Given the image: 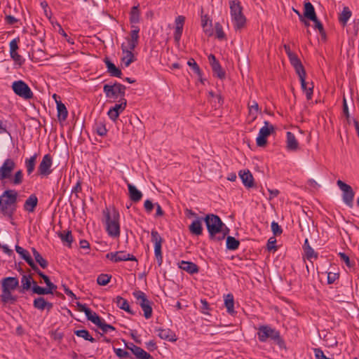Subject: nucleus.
<instances>
[{
  "label": "nucleus",
  "instance_id": "obj_1",
  "mask_svg": "<svg viewBox=\"0 0 359 359\" xmlns=\"http://www.w3.org/2000/svg\"><path fill=\"white\" fill-rule=\"evenodd\" d=\"M18 192L13 189L5 191L0 196L1 212L8 217H12L16 210Z\"/></svg>",
  "mask_w": 359,
  "mask_h": 359
},
{
  "label": "nucleus",
  "instance_id": "obj_2",
  "mask_svg": "<svg viewBox=\"0 0 359 359\" xmlns=\"http://www.w3.org/2000/svg\"><path fill=\"white\" fill-rule=\"evenodd\" d=\"M257 330V337L261 342L272 340L279 346H281L284 343L280 337V332L269 325H259Z\"/></svg>",
  "mask_w": 359,
  "mask_h": 359
},
{
  "label": "nucleus",
  "instance_id": "obj_3",
  "mask_svg": "<svg viewBox=\"0 0 359 359\" xmlns=\"http://www.w3.org/2000/svg\"><path fill=\"white\" fill-rule=\"evenodd\" d=\"M106 218L107 231L111 237H118L120 235L119 213L116 210L109 212L104 210Z\"/></svg>",
  "mask_w": 359,
  "mask_h": 359
},
{
  "label": "nucleus",
  "instance_id": "obj_4",
  "mask_svg": "<svg viewBox=\"0 0 359 359\" xmlns=\"http://www.w3.org/2000/svg\"><path fill=\"white\" fill-rule=\"evenodd\" d=\"M210 238L216 241L217 235L222 231L224 224L222 222L219 216L214 214H208L204 217Z\"/></svg>",
  "mask_w": 359,
  "mask_h": 359
},
{
  "label": "nucleus",
  "instance_id": "obj_5",
  "mask_svg": "<svg viewBox=\"0 0 359 359\" xmlns=\"http://www.w3.org/2000/svg\"><path fill=\"white\" fill-rule=\"evenodd\" d=\"M230 11L231 19L234 23L236 29L243 28L245 24L246 19L243 14V8L238 0H233L230 1Z\"/></svg>",
  "mask_w": 359,
  "mask_h": 359
},
{
  "label": "nucleus",
  "instance_id": "obj_6",
  "mask_svg": "<svg viewBox=\"0 0 359 359\" xmlns=\"http://www.w3.org/2000/svg\"><path fill=\"white\" fill-rule=\"evenodd\" d=\"M133 295L144 311V317L148 319L152 316L151 302L147 299L144 292L140 290L133 292Z\"/></svg>",
  "mask_w": 359,
  "mask_h": 359
},
{
  "label": "nucleus",
  "instance_id": "obj_7",
  "mask_svg": "<svg viewBox=\"0 0 359 359\" xmlns=\"http://www.w3.org/2000/svg\"><path fill=\"white\" fill-rule=\"evenodd\" d=\"M126 86L119 83H115L113 85L105 84L103 86V91L108 98L116 99L118 97H124L126 93Z\"/></svg>",
  "mask_w": 359,
  "mask_h": 359
},
{
  "label": "nucleus",
  "instance_id": "obj_8",
  "mask_svg": "<svg viewBox=\"0 0 359 359\" xmlns=\"http://www.w3.org/2000/svg\"><path fill=\"white\" fill-rule=\"evenodd\" d=\"M13 92L24 100H30L34 97L33 92L29 86L23 81H15L12 83Z\"/></svg>",
  "mask_w": 359,
  "mask_h": 359
},
{
  "label": "nucleus",
  "instance_id": "obj_9",
  "mask_svg": "<svg viewBox=\"0 0 359 359\" xmlns=\"http://www.w3.org/2000/svg\"><path fill=\"white\" fill-rule=\"evenodd\" d=\"M264 126L260 128L256 140L257 145L262 147L266 146L267 137L275 132V128L273 125L270 124L268 121H264Z\"/></svg>",
  "mask_w": 359,
  "mask_h": 359
},
{
  "label": "nucleus",
  "instance_id": "obj_10",
  "mask_svg": "<svg viewBox=\"0 0 359 359\" xmlns=\"http://www.w3.org/2000/svg\"><path fill=\"white\" fill-rule=\"evenodd\" d=\"M337 184L343 192L342 198L344 202L348 207L352 208L353 205V201L355 195L352 187L340 180L337 182Z\"/></svg>",
  "mask_w": 359,
  "mask_h": 359
},
{
  "label": "nucleus",
  "instance_id": "obj_11",
  "mask_svg": "<svg viewBox=\"0 0 359 359\" xmlns=\"http://www.w3.org/2000/svg\"><path fill=\"white\" fill-rule=\"evenodd\" d=\"M151 241L154 243V254L156 258L158 265L160 266L163 263V255L161 252V245L163 238L161 237L157 231L153 229L151 232Z\"/></svg>",
  "mask_w": 359,
  "mask_h": 359
},
{
  "label": "nucleus",
  "instance_id": "obj_12",
  "mask_svg": "<svg viewBox=\"0 0 359 359\" xmlns=\"http://www.w3.org/2000/svg\"><path fill=\"white\" fill-rule=\"evenodd\" d=\"M15 168V163L11 158H7L0 167V180L8 179Z\"/></svg>",
  "mask_w": 359,
  "mask_h": 359
},
{
  "label": "nucleus",
  "instance_id": "obj_13",
  "mask_svg": "<svg viewBox=\"0 0 359 359\" xmlns=\"http://www.w3.org/2000/svg\"><path fill=\"white\" fill-rule=\"evenodd\" d=\"M106 257L114 262L121 261H137V259L133 255L126 253L123 251H118L107 254Z\"/></svg>",
  "mask_w": 359,
  "mask_h": 359
},
{
  "label": "nucleus",
  "instance_id": "obj_14",
  "mask_svg": "<svg viewBox=\"0 0 359 359\" xmlns=\"http://www.w3.org/2000/svg\"><path fill=\"white\" fill-rule=\"evenodd\" d=\"M52 157L50 154H46L38 167V174L47 176L51 173Z\"/></svg>",
  "mask_w": 359,
  "mask_h": 359
},
{
  "label": "nucleus",
  "instance_id": "obj_15",
  "mask_svg": "<svg viewBox=\"0 0 359 359\" xmlns=\"http://www.w3.org/2000/svg\"><path fill=\"white\" fill-rule=\"evenodd\" d=\"M78 310L80 312L85 313L87 319L90 320L93 323L97 326L100 323L102 318L95 312L92 311L89 308L86 307L85 304H82L80 302L76 303Z\"/></svg>",
  "mask_w": 359,
  "mask_h": 359
},
{
  "label": "nucleus",
  "instance_id": "obj_16",
  "mask_svg": "<svg viewBox=\"0 0 359 359\" xmlns=\"http://www.w3.org/2000/svg\"><path fill=\"white\" fill-rule=\"evenodd\" d=\"M135 49H130L129 46H126L124 43L121 45V50H122V57L121 62L125 65L126 67H129V65L136 60V58L133 53V50Z\"/></svg>",
  "mask_w": 359,
  "mask_h": 359
},
{
  "label": "nucleus",
  "instance_id": "obj_17",
  "mask_svg": "<svg viewBox=\"0 0 359 359\" xmlns=\"http://www.w3.org/2000/svg\"><path fill=\"white\" fill-rule=\"evenodd\" d=\"M132 27L134 29L131 30L130 36L127 37L126 39L128 41V46L130 49H135L138 45L140 29L136 26H132Z\"/></svg>",
  "mask_w": 359,
  "mask_h": 359
},
{
  "label": "nucleus",
  "instance_id": "obj_18",
  "mask_svg": "<svg viewBox=\"0 0 359 359\" xmlns=\"http://www.w3.org/2000/svg\"><path fill=\"white\" fill-rule=\"evenodd\" d=\"M19 285V280L15 277H7L1 280V289L13 291Z\"/></svg>",
  "mask_w": 359,
  "mask_h": 359
},
{
  "label": "nucleus",
  "instance_id": "obj_19",
  "mask_svg": "<svg viewBox=\"0 0 359 359\" xmlns=\"http://www.w3.org/2000/svg\"><path fill=\"white\" fill-rule=\"evenodd\" d=\"M185 18L182 15H179L175 19V30L174 33V39L177 43H179L183 30Z\"/></svg>",
  "mask_w": 359,
  "mask_h": 359
},
{
  "label": "nucleus",
  "instance_id": "obj_20",
  "mask_svg": "<svg viewBox=\"0 0 359 359\" xmlns=\"http://www.w3.org/2000/svg\"><path fill=\"white\" fill-rule=\"evenodd\" d=\"M53 97L55 100L56 104H57V117L58 120L61 121H65L67 119L68 111L65 107V105L61 102L57 101L56 100L57 95L54 94L53 95Z\"/></svg>",
  "mask_w": 359,
  "mask_h": 359
},
{
  "label": "nucleus",
  "instance_id": "obj_21",
  "mask_svg": "<svg viewBox=\"0 0 359 359\" xmlns=\"http://www.w3.org/2000/svg\"><path fill=\"white\" fill-rule=\"evenodd\" d=\"M204 221V218L198 217L194 220L189 226L190 232L196 236H200L203 233L202 222Z\"/></svg>",
  "mask_w": 359,
  "mask_h": 359
},
{
  "label": "nucleus",
  "instance_id": "obj_22",
  "mask_svg": "<svg viewBox=\"0 0 359 359\" xmlns=\"http://www.w3.org/2000/svg\"><path fill=\"white\" fill-rule=\"evenodd\" d=\"M239 176L243 183V184L248 187L251 188L254 187V178L252 173L248 170H241L239 172Z\"/></svg>",
  "mask_w": 359,
  "mask_h": 359
},
{
  "label": "nucleus",
  "instance_id": "obj_23",
  "mask_svg": "<svg viewBox=\"0 0 359 359\" xmlns=\"http://www.w3.org/2000/svg\"><path fill=\"white\" fill-rule=\"evenodd\" d=\"M286 148L289 151H297L299 149V142L294 135L291 132L286 133Z\"/></svg>",
  "mask_w": 359,
  "mask_h": 359
},
{
  "label": "nucleus",
  "instance_id": "obj_24",
  "mask_svg": "<svg viewBox=\"0 0 359 359\" xmlns=\"http://www.w3.org/2000/svg\"><path fill=\"white\" fill-rule=\"evenodd\" d=\"M304 17L311 21L316 20L317 15L311 2H306L304 5Z\"/></svg>",
  "mask_w": 359,
  "mask_h": 359
},
{
  "label": "nucleus",
  "instance_id": "obj_25",
  "mask_svg": "<svg viewBox=\"0 0 359 359\" xmlns=\"http://www.w3.org/2000/svg\"><path fill=\"white\" fill-rule=\"evenodd\" d=\"M32 277L31 275H23L21 278V287L20 289V292L21 293H25L26 291H28L32 289L33 285Z\"/></svg>",
  "mask_w": 359,
  "mask_h": 359
},
{
  "label": "nucleus",
  "instance_id": "obj_26",
  "mask_svg": "<svg viewBox=\"0 0 359 359\" xmlns=\"http://www.w3.org/2000/svg\"><path fill=\"white\" fill-rule=\"evenodd\" d=\"M179 266L180 269L189 273L190 274L196 273L199 270L198 266L191 262L182 261L179 264Z\"/></svg>",
  "mask_w": 359,
  "mask_h": 359
},
{
  "label": "nucleus",
  "instance_id": "obj_27",
  "mask_svg": "<svg viewBox=\"0 0 359 359\" xmlns=\"http://www.w3.org/2000/svg\"><path fill=\"white\" fill-rule=\"evenodd\" d=\"M38 203V198L34 194H32L25 201L24 209L29 212H33Z\"/></svg>",
  "mask_w": 359,
  "mask_h": 359
},
{
  "label": "nucleus",
  "instance_id": "obj_28",
  "mask_svg": "<svg viewBox=\"0 0 359 359\" xmlns=\"http://www.w3.org/2000/svg\"><path fill=\"white\" fill-rule=\"evenodd\" d=\"M129 197L133 202H138L142 197V194L134 185L128 183Z\"/></svg>",
  "mask_w": 359,
  "mask_h": 359
},
{
  "label": "nucleus",
  "instance_id": "obj_29",
  "mask_svg": "<svg viewBox=\"0 0 359 359\" xmlns=\"http://www.w3.org/2000/svg\"><path fill=\"white\" fill-rule=\"evenodd\" d=\"M12 291L1 289V294L0 295L1 302L6 304H13L17 301V297L11 293Z\"/></svg>",
  "mask_w": 359,
  "mask_h": 359
},
{
  "label": "nucleus",
  "instance_id": "obj_30",
  "mask_svg": "<svg viewBox=\"0 0 359 359\" xmlns=\"http://www.w3.org/2000/svg\"><path fill=\"white\" fill-rule=\"evenodd\" d=\"M104 62L107 68V72L111 76L118 78L121 76L122 73L121 69L116 67L108 58H105Z\"/></svg>",
  "mask_w": 359,
  "mask_h": 359
},
{
  "label": "nucleus",
  "instance_id": "obj_31",
  "mask_svg": "<svg viewBox=\"0 0 359 359\" xmlns=\"http://www.w3.org/2000/svg\"><path fill=\"white\" fill-rule=\"evenodd\" d=\"M290 63L294 67L296 73L298 74L299 80L302 78H306L305 69L300 60L298 57L294 60L293 59V60L291 61Z\"/></svg>",
  "mask_w": 359,
  "mask_h": 359
},
{
  "label": "nucleus",
  "instance_id": "obj_32",
  "mask_svg": "<svg viewBox=\"0 0 359 359\" xmlns=\"http://www.w3.org/2000/svg\"><path fill=\"white\" fill-rule=\"evenodd\" d=\"M158 332V337L162 339L168 340L170 341H175L177 339L175 333L170 329H159Z\"/></svg>",
  "mask_w": 359,
  "mask_h": 359
},
{
  "label": "nucleus",
  "instance_id": "obj_33",
  "mask_svg": "<svg viewBox=\"0 0 359 359\" xmlns=\"http://www.w3.org/2000/svg\"><path fill=\"white\" fill-rule=\"evenodd\" d=\"M132 353L139 359H150L151 356L149 353H147L142 348L133 345Z\"/></svg>",
  "mask_w": 359,
  "mask_h": 359
},
{
  "label": "nucleus",
  "instance_id": "obj_34",
  "mask_svg": "<svg viewBox=\"0 0 359 359\" xmlns=\"http://www.w3.org/2000/svg\"><path fill=\"white\" fill-rule=\"evenodd\" d=\"M114 302L116 304V306L120 308L122 310H124L127 311L129 313L133 314V313L130 309V306L128 304V302L126 299H123V297L120 296H117L114 299Z\"/></svg>",
  "mask_w": 359,
  "mask_h": 359
},
{
  "label": "nucleus",
  "instance_id": "obj_35",
  "mask_svg": "<svg viewBox=\"0 0 359 359\" xmlns=\"http://www.w3.org/2000/svg\"><path fill=\"white\" fill-rule=\"evenodd\" d=\"M249 116L252 118V121H255L257 117V114L259 111L258 103L255 100L250 101L248 103Z\"/></svg>",
  "mask_w": 359,
  "mask_h": 359
},
{
  "label": "nucleus",
  "instance_id": "obj_36",
  "mask_svg": "<svg viewBox=\"0 0 359 359\" xmlns=\"http://www.w3.org/2000/svg\"><path fill=\"white\" fill-rule=\"evenodd\" d=\"M37 154H34L29 158L25 160V167L27 169V175H31L34 170L36 162Z\"/></svg>",
  "mask_w": 359,
  "mask_h": 359
},
{
  "label": "nucleus",
  "instance_id": "obj_37",
  "mask_svg": "<svg viewBox=\"0 0 359 359\" xmlns=\"http://www.w3.org/2000/svg\"><path fill=\"white\" fill-rule=\"evenodd\" d=\"M305 79L306 78H302L300 79L301 87H302V89L303 90V91L306 93L307 100H311L312 98V95H313V86L311 83V86L308 87L307 86L308 83L306 82Z\"/></svg>",
  "mask_w": 359,
  "mask_h": 359
},
{
  "label": "nucleus",
  "instance_id": "obj_38",
  "mask_svg": "<svg viewBox=\"0 0 359 359\" xmlns=\"http://www.w3.org/2000/svg\"><path fill=\"white\" fill-rule=\"evenodd\" d=\"M224 304L229 313H234V300L231 294H228L225 297Z\"/></svg>",
  "mask_w": 359,
  "mask_h": 359
},
{
  "label": "nucleus",
  "instance_id": "obj_39",
  "mask_svg": "<svg viewBox=\"0 0 359 359\" xmlns=\"http://www.w3.org/2000/svg\"><path fill=\"white\" fill-rule=\"evenodd\" d=\"M351 11L348 7H344L342 12L339 17V22L344 26L346 25L348 20L351 17Z\"/></svg>",
  "mask_w": 359,
  "mask_h": 359
},
{
  "label": "nucleus",
  "instance_id": "obj_40",
  "mask_svg": "<svg viewBox=\"0 0 359 359\" xmlns=\"http://www.w3.org/2000/svg\"><path fill=\"white\" fill-rule=\"evenodd\" d=\"M140 15L139 5L133 6L130 13V22L135 24L138 23L140 21Z\"/></svg>",
  "mask_w": 359,
  "mask_h": 359
},
{
  "label": "nucleus",
  "instance_id": "obj_41",
  "mask_svg": "<svg viewBox=\"0 0 359 359\" xmlns=\"http://www.w3.org/2000/svg\"><path fill=\"white\" fill-rule=\"evenodd\" d=\"M74 334L79 337L83 338L85 340L89 341L92 343L95 341V339L90 334L87 330H79L74 331Z\"/></svg>",
  "mask_w": 359,
  "mask_h": 359
},
{
  "label": "nucleus",
  "instance_id": "obj_42",
  "mask_svg": "<svg viewBox=\"0 0 359 359\" xmlns=\"http://www.w3.org/2000/svg\"><path fill=\"white\" fill-rule=\"evenodd\" d=\"M240 245L239 241L236 240L234 237H226V248L229 250H234L238 248Z\"/></svg>",
  "mask_w": 359,
  "mask_h": 359
},
{
  "label": "nucleus",
  "instance_id": "obj_43",
  "mask_svg": "<svg viewBox=\"0 0 359 359\" xmlns=\"http://www.w3.org/2000/svg\"><path fill=\"white\" fill-rule=\"evenodd\" d=\"M59 236L63 243H67L69 246L73 241V237L70 231H63L59 233Z\"/></svg>",
  "mask_w": 359,
  "mask_h": 359
},
{
  "label": "nucleus",
  "instance_id": "obj_44",
  "mask_svg": "<svg viewBox=\"0 0 359 359\" xmlns=\"http://www.w3.org/2000/svg\"><path fill=\"white\" fill-rule=\"evenodd\" d=\"M213 73L220 79H223L225 78V72L222 68L219 63L215 64L211 67Z\"/></svg>",
  "mask_w": 359,
  "mask_h": 359
},
{
  "label": "nucleus",
  "instance_id": "obj_45",
  "mask_svg": "<svg viewBox=\"0 0 359 359\" xmlns=\"http://www.w3.org/2000/svg\"><path fill=\"white\" fill-rule=\"evenodd\" d=\"M46 304V301L43 297H38L34 300L33 305L34 308L39 310L45 309V305Z\"/></svg>",
  "mask_w": 359,
  "mask_h": 359
},
{
  "label": "nucleus",
  "instance_id": "obj_46",
  "mask_svg": "<svg viewBox=\"0 0 359 359\" xmlns=\"http://www.w3.org/2000/svg\"><path fill=\"white\" fill-rule=\"evenodd\" d=\"M111 276L108 274H100L97 278V283L100 285H106L111 280Z\"/></svg>",
  "mask_w": 359,
  "mask_h": 359
},
{
  "label": "nucleus",
  "instance_id": "obj_47",
  "mask_svg": "<svg viewBox=\"0 0 359 359\" xmlns=\"http://www.w3.org/2000/svg\"><path fill=\"white\" fill-rule=\"evenodd\" d=\"M10 56L15 62V64L19 67L22 66L25 62V59H23L22 57L18 53V52H13L12 53H10Z\"/></svg>",
  "mask_w": 359,
  "mask_h": 359
},
{
  "label": "nucleus",
  "instance_id": "obj_48",
  "mask_svg": "<svg viewBox=\"0 0 359 359\" xmlns=\"http://www.w3.org/2000/svg\"><path fill=\"white\" fill-rule=\"evenodd\" d=\"M32 290L34 293L39 295L48 294V291H46V288L39 286L36 281H33Z\"/></svg>",
  "mask_w": 359,
  "mask_h": 359
},
{
  "label": "nucleus",
  "instance_id": "obj_49",
  "mask_svg": "<svg viewBox=\"0 0 359 359\" xmlns=\"http://www.w3.org/2000/svg\"><path fill=\"white\" fill-rule=\"evenodd\" d=\"M215 28L217 38L219 40L224 39L226 35L223 31L222 26L220 25V23H219V22L215 23Z\"/></svg>",
  "mask_w": 359,
  "mask_h": 359
},
{
  "label": "nucleus",
  "instance_id": "obj_50",
  "mask_svg": "<svg viewBox=\"0 0 359 359\" xmlns=\"http://www.w3.org/2000/svg\"><path fill=\"white\" fill-rule=\"evenodd\" d=\"M97 326L102 330L103 333L115 330V327L114 326L107 324L103 319L101 320L100 323H99Z\"/></svg>",
  "mask_w": 359,
  "mask_h": 359
},
{
  "label": "nucleus",
  "instance_id": "obj_51",
  "mask_svg": "<svg viewBox=\"0 0 359 359\" xmlns=\"http://www.w3.org/2000/svg\"><path fill=\"white\" fill-rule=\"evenodd\" d=\"M120 102H121V103L116 104L112 107L116 111H119V114L125 109V108L127 105V101L124 97L121 98Z\"/></svg>",
  "mask_w": 359,
  "mask_h": 359
},
{
  "label": "nucleus",
  "instance_id": "obj_52",
  "mask_svg": "<svg viewBox=\"0 0 359 359\" xmlns=\"http://www.w3.org/2000/svg\"><path fill=\"white\" fill-rule=\"evenodd\" d=\"M187 65L193 69V70L195 72V73L198 74L199 77L201 76V69L193 58L189 60V61L187 62Z\"/></svg>",
  "mask_w": 359,
  "mask_h": 359
},
{
  "label": "nucleus",
  "instance_id": "obj_53",
  "mask_svg": "<svg viewBox=\"0 0 359 359\" xmlns=\"http://www.w3.org/2000/svg\"><path fill=\"white\" fill-rule=\"evenodd\" d=\"M271 231L275 236H279L283 233L281 227L279 226L278 222H272L271 223Z\"/></svg>",
  "mask_w": 359,
  "mask_h": 359
},
{
  "label": "nucleus",
  "instance_id": "obj_54",
  "mask_svg": "<svg viewBox=\"0 0 359 359\" xmlns=\"http://www.w3.org/2000/svg\"><path fill=\"white\" fill-rule=\"evenodd\" d=\"M16 252L21 256V257L26 261L27 257H31L29 252L24 248L19 245L15 246Z\"/></svg>",
  "mask_w": 359,
  "mask_h": 359
},
{
  "label": "nucleus",
  "instance_id": "obj_55",
  "mask_svg": "<svg viewBox=\"0 0 359 359\" xmlns=\"http://www.w3.org/2000/svg\"><path fill=\"white\" fill-rule=\"evenodd\" d=\"M339 256L341 260L344 262L348 268H351L353 266V264H352L351 261L350 260L349 257L346 254H345L344 252H339Z\"/></svg>",
  "mask_w": 359,
  "mask_h": 359
},
{
  "label": "nucleus",
  "instance_id": "obj_56",
  "mask_svg": "<svg viewBox=\"0 0 359 359\" xmlns=\"http://www.w3.org/2000/svg\"><path fill=\"white\" fill-rule=\"evenodd\" d=\"M20 41L19 38L13 39L9 43L10 46V53H12L13 52H17L18 47V42Z\"/></svg>",
  "mask_w": 359,
  "mask_h": 359
},
{
  "label": "nucleus",
  "instance_id": "obj_57",
  "mask_svg": "<svg viewBox=\"0 0 359 359\" xmlns=\"http://www.w3.org/2000/svg\"><path fill=\"white\" fill-rule=\"evenodd\" d=\"M22 182V172L21 170H19L15 173L13 183L14 184H20Z\"/></svg>",
  "mask_w": 359,
  "mask_h": 359
},
{
  "label": "nucleus",
  "instance_id": "obj_58",
  "mask_svg": "<svg viewBox=\"0 0 359 359\" xmlns=\"http://www.w3.org/2000/svg\"><path fill=\"white\" fill-rule=\"evenodd\" d=\"M304 252L307 259H311L312 258H317V254L314 252L313 249L311 246H307Z\"/></svg>",
  "mask_w": 359,
  "mask_h": 359
},
{
  "label": "nucleus",
  "instance_id": "obj_59",
  "mask_svg": "<svg viewBox=\"0 0 359 359\" xmlns=\"http://www.w3.org/2000/svg\"><path fill=\"white\" fill-rule=\"evenodd\" d=\"M276 240L274 237H271L267 242V249L269 251L277 250V247L276 246Z\"/></svg>",
  "mask_w": 359,
  "mask_h": 359
},
{
  "label": "nucleus",
  "instance_id": "obj_60",
  "mask_svg": "<svg viewBox=\"0 0 359 359\" xmlns=\"http://www.w3.org/2000/svg\"><path fill=\"white\" fill-rule=\"evenodd\" d=\"M114 351L116 355L120 358H128L130 355L128 351L121 348H114Z\"/></svg>",
  "mask_w": 359,
  "mask_h": 359
},
{
  "label": "nucleus",
  "instance_id": "obj_61",
  "mask_svg": "<svg viewBox=\"0 0 359 359\" xmlns=\"http://www.w3.org/2000/svg\"><path fill=\"white\" fill-rule=\"evenodd\" d=\"M283 48H284L290 62L292 61L293 59L294 60L298 57L295 53H294L291 51L290 46L288 45L285 44L283 46Z\"/></svg>",
  "mask_w": 359,
  "mask_h": 359
},
{
  "label": "nucleus",
  "instance_id": "obj_62",
  "mask_svg": "<svg viewBox=\"0 0 359 359\" xmlns=\"http://www.w3.org/2000/svg\"><path fill=\"white\" fill-rule=\"evenodd\" d=\"M208 19L207 18V16L205 15V16H203L202 17V20H201V22H202V27L203 28V30L204 32L208 34V35H211L212 34V31L210 29H208L207 28V26H208Z\"/></svg>",
  "mask_w": 359,
  "mask_h": 359
},
{
  "label": "nucleus",
  "instance_id": "obj_63",
  "mask_svg": "<svg viewBox=\"0 0 359 359\" xmlns=\"http://www.w3.org/2000/svg\"><path fill=\"white\" fill-rule=\"evenodd\" d=\"M144 207L146 212L150 213L155 207V204H154L150 200H146L144 201Z\"/></svg>",
  "mask_w": 359,
  "mask_h": 359
},
{
  "label": "nucleus",
  "instance_id": "obj_64",
  "mask_svg": "<svg viewBox=\"0 0 359 359\" xmlns=\"http://www.w3.org/2000/svg\"><path fill=\"white\" fill-rule=\"evenodd\" d=\"M35 260L43 269H46L48 266V262L41 255L36 257Z\"/></svg>",
  "mask_w": 359,
  "mask_h": 359
}]
</instances>
